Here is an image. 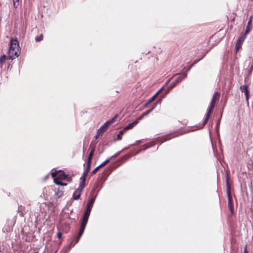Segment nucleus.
Returning a JSON list of instances; mask_svg holds the SVG:
<instances>
[{
    "label": "nucleus",
    "instance_id": "obj_26",
    "mask_svg": "<svg viewBox=\"0 0 253 253\" xmlns=\"http://www.w3.org/2000/svg\"><path fill=\"white\" fill-rule=\"evenodd\" d=\"M101 168L100 167H99V166H98L97 167H96L92 171V173L93 174H95L97 171V170L100 169Z\"/></svg>",
    "mask_w": 253,
    "mask_h": 253
},
{
    "label": "nucleus",
    "instance_id": "obj_31",
    "mask_svg": "<svg viewBox=\"0 0 253 253\" xmlns=\"http://www.w3.org/2000/svg\"><path fill=\"white\" fill-rule=\"evenodd\" d=\"M100 133H97V135H96V136H95V138H96V139H97V138H98V137H99V135H100Z\"/></svg>",
    "mask_w": 253,
    "mask_h": 253
},
{
    "label": "nucleus",
    "instance_id": "obj_22",
    "mask_svg": "<svg viewBox=\"0 0 253 253\" xmlns=\"http://www.w3.org/2000/svg\"><path fill=\"white\" fill-rule=\"evenodd\" d=\"M43 39V35L41 34L40 36L37 37L35 38V40L36 42H40Z\"/></svg>",
    "mask_w": 253,
    "mask_h": 253
},
{
    "label": "nucleus",
    "instance_id": "obj_8",
    "mask_svg": "<svg viewBox=\"0 0 253 253\" xmlns=\"http://www.w3.org/2000/svg\"><path fill=\"white\" fill-rule=\"evenodd\" d=\"M87 221H85L83 220L82 226H81V229H80V233H79V237L77 238V241H76V243H77L79 241V240L80 239V238L83 235V233L84 232L85 227L86 226V225L87 224Z\"/></svg>",
    "mask_w": 253,
    "mask_h": 253
},
{
    "label": "nucleus",
    "instance_id": "obj_4",
    "mask_svg": "<svg viewBox=\"0 0 253 253\" xmlns=\"http://www.w3.org/2000/svg\"><path fill=\"white\" fill-rule=\"evenodd\" d=\"M85 185L84 184V182H81L79 188L75 191L73 194V198L75 200L79 199L81 193L84 189Z\"/></svg>",
    "mask_w": 253,
    "mask_h": 253
},
{
    "label": "nucleus",
    "instance_id": "obj_10",
    "mask_svg": "<svg viewBox=\"0 0 253 253\" xmlns=\"http://www.w3.org/2000/svg\"><path fill=\"white\" fill-rule=\"evenodd\" d=\"M253 18V15L251 16L250 17L249 21V22L248 23V24H247V27H246V32L245 33L246 34H248L249 33V32L251 30L252 22Z\"/></svg>",
    "mask_w": 253,
    "mask_h": 253
},
{
    "label": "nucleus",
    "instance_id": "obj_12",
    "mask_svg": "<svg viewBox=\"0 0 253 253\" xmlns=\"http://www.w3.org/2000/svg\"><path fill=\"white\" fill-rule=\"evenodd\" d=\"M56 175H57V171L53 172L51 173L52 177L54 178V182L57 185H61L62 184V183L61 182L59 181L60 180H58V179L55 178Z\"/></svg>",
    "mask_w": 253,
    "mask_h": 253
},
{
    "label": "nucleus",
    "instance_id": "obj_32",
    "mask_svg": "<svg viewBox=\"0 0 253 253\" xmlns=\"http://www.w3.org/2000/svg\"><path fill=\"white\" fill-rule=\"evenodd\" d=\"M151 110H149V111H147V113H146L145 115H147V114H148V113H149L151 112Z\"/></svg>",
    "mask_w": 253,
    "mask_h": 253
},
{
    "label": "nucleus",
    "instance_id": "obj_5",
    "mask_svg": "<svg viewBox=\"0 0 253 253\" xmlns=\"http://www.w3.org/2000/svg\"><path fill=\"white\" fill-rule=\"evenodd\" d=\"M247 34L244 33L241 37L239 38L236 44V49L238 51L241 47L242 44L245 39Z\"/></svg>",
    "mask_w": 253,
    "mask_h": 253
},
{
    "label": "nucleus",
    "instance_id": "obj_9",
    "mask_svg": "<svg viewBox=\"0 0 253 253\" xmlns=\"http://www.w3.org/2000/svg\"><path fill=\"white\" fill-rule=\"evenodd\" d=\"M228 208L232 213H233V202L231 195H228Z\"/></svg>",
    "mask_w": 253,
    "mask_h": 253
},
{
    "label": "nucleus",
    "instance_id": "obj_3",
    "mask_svg": "<svg viewBox=\"0 0 253 253\" xmlns=\"http://www.w3.org/2000/svg\"><path fill=\"white\" fill-rule=\"evenodd\" d=\"M94 199H95L94 198H92L90 200V201H89V202L88 204L87 208L85 212V213H84V218H83L84 221L87 222V220H88V217H89V214L90 213V211H91V208L92 207V206H93V203L94 201Z\"/></svg>",
    "mask_w": 253,
    "mask_h": 253
},
{
    "label": "nucleus",
    "instance_id": "obj_14",
    "mask_svg": "<svg viewBox=\"0 0 253 253\" xmlns=\"http://www.w3.org/2000/svg\"><path fill=\"white\" fill-rule=\"evenodd\" d=\"M138 123V121H135L133 123L129 124L124 128V130H127L133 128L136 124H137Z\"/></svg>",
    "mask_w": 253,
    "mask_h": 253
},
{
    "label": "nucleus",
    "instance_id": "obj_2",
    "mask_svg": "<svg viewBox=\"0 0 253 253\" xmlns=\"http://www.w3.org/2000/svg\"><path fill=\"white\" fill-rule=\"evenodd\" d=\"M117 117V115L115 116L114 118H113L110 120L106 122L102 126H101L99 128V129L97 131V133L101 134V133H103L104 131H105L106 130V129H107L108 127L110 125H111L112 124H113L114 122H115Z\"/></svg>",
    "mask_w": 253,
    "mask_h": 253
},
{
    "label": "nucleus",
    "instance_id": "obj_19",
    "mask_svg": "<svg viewBox=\"0 0 253 253\" xmlns=\"http://www.w3.org/2000/svg\"><path fill=\"white\" fill-rule=\"evenodd\" d=\"M110 161V159H108L103 163H102L100 165L99 167L102 168L106 164H107Z\"/></svg>",
    "mask_w": 253,
    "mask_h": 253
},
{
    "label": "nucleus",
    "instance_id": "obj_13",
    "mask_svg": "<svg viewBox=\"0 0 253 253\" xmlns=\"http://www.w3.org/2000/svg\"><path fill=\"white\" fill-rule=\"evenodd\" d=\"M90 148L91 149V151L90 152V153L88 156V161H91L92 157L93 155V153L95 150V147L94 146H92L90 145Z\"/></svg>",
    "mask_w": 253,
    "mask_h": 253
},
{
    "label": "nucleus",
    "instance_id": "obj_16",
    "mask_svg": "<svg viewBox=\"0 0 253 253\" xmlns=\"http://www.w3.org/2000/svg\"><path fill=\"white\" fill-rule=\"evenodd\" d=\"M63 194V190L62 189H58L57 191L56 192V196L59 198L62 196Z\"/></svg>",
    "mask_w": 253,
    "mask_h": 253
},
{
    "label": "nucleus",
    "instance_id": "obj_27",
    "mask_svg": "<svg viewBox=\"0 0 253 253\" xmlns=\"http://www.w3.org/2000/svg\"><path fill=\"white\" fill-rule=\"evenodd\" d=\"M120 154V152H118L115 154H114L113 156H112L111 158H110L109 159H110V160L113 158H116Z\"/></svg>",
    "mask_w": 253,
    "mask_h": 253
},
{
    "label": "nucleus",
    "instance_id": "obj_30",
    "mask_svg": "<svg viewBox=\"0 0 253 253\" xmlns=\"http://www.w3.org/2000/svg\"><path fill=\"white\" fill-rule=\"evenodd\" d=\"M244 253H248L247 246H246L245 247Z\"/></svg>",
    "mask_w": 253,
    "mask_h": 253
},
{
    "label": "nucleus",
    "instance_id": "obj_28",
    "mask_svg": "<svg viewBox=\"0 0 253 253\" xmlns=\"http://www.w3.org/2000/svg\"><path fill=\"white\" fill-rule=\"evenodd\" d=\"M62 235V233L60 232H58V233H57V237L60 239L61 238Z\"/></svg>",
    "mask_w": 253,
    "mask_h": 253
},
{
    "label": "nucleus",
    "instance_id": "obj_15",
    "mask_svg": "<svg viewBox=\"0 0 253 253\" xmlns=\"http://www.w3.org/2000/svg\"><path fill=\"white\" fill-rule=\"evenodd\" d=\"M67 176L63 172L60 173L58 176L56 175L55 178L58 179V180H64L66 179Z\"/></svg>",
    "mask_w": 253,
    "mask_h": 253
},
{
    "label": "nucleus",
    "instance_id": "obj_29",
    "mask_svg": "<svg viewBox=\"0 0 253 253\" xmlns=\"http://www.w3.org/2000/svg\"><path fill=\"white\" fill-rule=\"evenodd\" d=\"M187 76V74L186 73H184L182 75H181L180 76H182V77H183V79H184L185 78H186Z\"/></svg>",
    "mask_w": 253,
    "mask_h": 253
},
{
    "label": "nucleus",
    "instance_id": "obj_24",
    "mask_svg": "<svg viewBox=\"0 0 253 253\" xmlns=\"http://www.w3.org/2000/svg\"><path fill=\"white\" fill-rule=\"evenodd\" d=\"M91 161H87V168L86 169V171H89L90 168Z\"/></svg>",
    "mask_w": 253,
    "mask_h": 253
},
{
    "label": "nucleus",
    "instance_id": "obj_6",
    "mask_svg": "<svg viewBox=\"0 0 253 253\" xmlns=\"http://www.w3.org/2000/svg\"><path fill=\"white\" fill-rule=\"evenodd\" d=\"M240 89L242 92H244L246 96V100L247 103H249V94L247 86L246 85H243L240 86Z\"/></svg>",
    "mask_w": 253,
    "mask_h": 253
},
{
    "label": "nucleus",
    "instance_id": "obj_17",
    "mask_svg": "<svg viewBox=\"0 0 253 253\" xmlns=\"http://www.w3.org/2000/svg\"><path fill=\"white\" fill-rule=\"evenodd\" d=\"M6 59V57L5 55H3L0 58V63L1 65H2L5 61Z\"/></svg>",
    "mask_w": 253,
    "mask_h": 253
},
{
    "label": "nucleus",
    "instance_id": "obj_20",
    "mask_svg": "<svg viewBox=\"0 0 253 253\" xmlns=\"http://www.w3.org/2000/svg\"><path fill=\"white\" fill-rule=\"evenodd\" d=\"M183 79V77H182V76H179L177 77L176 81H175V84H174V85L177 84L181 82Z\"/></svg>",
    "mask_w": 253,
    "mask_h": 253
},
{
    "label": "nucleus",
    "instance_id": "obj_11",
    "mask_svg": "<svg viewBox=\"0 0 253 253\" xmlns=\"http://www.w3.org/2000/svg\"><path fill=\"white\" fill-rule=\"evenodd\" d=\"M219 96L220 94L218 92H215L212 97L211 104L215 105L216 101L218 100Z\"/></svg>",
    "mask_w": 253,
    "mask_h": 253
},
{
    "label": "nucleus",
    "instance_id": "obj_25",
    "mask_svg": "<svg viewBox=\"0 0 253 253\" xmlns=\"http://www.w3.org/2000/svg\"><path fill=\"white\" fill-rule=\"evenodd\" d=\"M123 133H124V132H123V131H121L119 132V133L118 134L117 137H118V139L119 140H120V139H122V137H122V135L123 134Z\"/></svg>",
    "mask_w": 253,
    "mask_h": 253
},
{
    "label": "nucleus",
    "instance_id": "obj_33",
    "mask_svg": "<svg viewBox=\"0 0 253 253\" xmlns=\"http://www.w3.org/2000/svg\"><path fill=\"white\" fill-rule=\"evenodd\" d=\"M67 185L66 183H62V184L61 185L62 186H66Z\"/></svg>",
    "mask_w": 253,
    "mask_h": 253
},
{
    "label": "nucleus",
    "instance_id": "obj_7",
    "mask_svg": "<svg viewBox=\"0 0 253 253\" xmlns=\"http://www.w3.org/2000/svg\"><path fill=\"white\" fill-rule=\"evenodd\" d=\"M214 106H215V105L211 104L210 107H209V108L208 109V113L207 114L206 118H205V119L204 120V125H205L207 123V122L209 119V117H210L211 114L213 110V109Z\"/></svg>",
    "mask_w": 253,
    "mask_h": 253
},
{
    "label": "nucleus",
    "instance_id": "obj_21",
    "mask_svg": "<svg viewBox=\"0 0 253 253\" xmlns=\"http://www.w3.org/2000/svg\"><path fill=\"white\" fill-rule=\"evenodd\" d=\"M88 171H87L85 170V171L84 173L83 176L81 177V178L82 179V181L81 182H84V180L85 179V176L87 175V173H88Z\"/></svg>",
    "mask_w": 253,
    "mask_h": 253
},
{
    "label": "nucleus",
    "instance_id": "obj_1",
    "mask_svg": "<svg viewBox=\"0 0 253 253\" xmlns=\"http://www.w3.org/2000/svg\"><path fill=\"white\" fill-rule=\"evenodd\" d=\"M20 48L18 42L16 39L11 38L10 42V47L8 51L9 59H13L20 54Z\"/></svg>",
    "mask_w": 253,
    "mask_h": 253
},
{
    "label": "nucleus",
    "instance_id": "obj_18",
    "mask_svg": "<svg viewBox=\"0 0 253 253\" xmlns=\"http://www.w3.org/2000/svg\"><path fill=\"white\" fill-rule=\"evenodd\" d=\"M161 90H159L157 93H156L149 101L148 103H150L152 101H153L155 99L157 95L159 93Z\"/></svg>",
    "mask_w": 253,
    "mask_h": 253
},
{
    "label": "nucleus",
    "instance_id": "obj_23",
    "mask_svg": "<svg viewBox=\"0 0 253 253\" xmlns=\"http://www.w3.org/2000/svg\"><path fill=\"white\" fill-rule=\"evenodd\" d=\"M19 0H13V6L14 7L17 8L18 5Z\"/></svg>",
    "mask_w": 253,
    "mask_h": 253
}]
</instances>
